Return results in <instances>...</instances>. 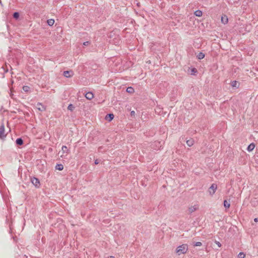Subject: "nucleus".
Wrapping results in <instances>:
<instances>
[{
    "label": "nucleus",
    "instance_id": "f257e3e1",
    "mask_svg": "<svg viewBox=\"0 0 258 258\" xmlns=\"http://www.w3.org/2000/svg\"><path fill=\"white\" fill-rule=\"evenodd\" d=\"M188 250V246L186 244H183L178 246L176 249V252L178 254L180 255L181 254H184L186 253Z\"/></svg>",
    "mask_w": 258,
    "mask_h": 258
},
{
    "label": "nucleus",
    "instance_id": "f03ea898",
    "mask_svg": "<svg viewBox=\"0 0 258 258\" xmlns=\"http://www.w3.org/2000/svg\"><path fill=\"white\" fill-rule=\"evenodd\" d=\"M6 137V134H5V125L2 123L0 125V139L4 140Z\"/></svg>",
    "mask_w": 258,
    "mask_h": 258
},
{
    "label": "nucleus",
    "instance_id": "7ed1b4c3",
    "mask_svg": "<svg viewBox=\"0 0 258 258\" xmlns=\"http://www.w3.org/2000/svg\"><path fill=\"white\" fill-rule=\"evenodd\" d=\"M31 181L32 183L37 188L39 187L40 186L39 180L35 177L31 178Z\"/></svg>",
    "mask_w": 258,
    "mask_h": 258
},
{
    "label": "nucleus",
    "instance_id": "20e7f679",
    "mask_svg": "<svg viewBox=\"0 0 258 258\" xmlns=\"http://www.w3.org/2000/svg\"><path fill=\"white\" fill-rule=\"evenodd\" d=\"M217 188V184L215 183H213L209 188V192L210 195L213 196L215 193Z\"/></svg>",
    "mask_w": 258,
    "mask_h": 258
},
{
    "label": "nucleus",
    "instance_id": "39448f33",
    "mask_svg": "<svg viewBox=\"0 0 258 258\" xmlns=\"http://www.w3.org/2000/svg\"><path fill=\"white\" fill-rule=\"evenodd\" d=\"M74 74V73L73 71L72 70L64 71L63 72V76L67 78H69L72 77L73 76Z\"/></svg>",
    "mask_w": 258,
    "mask_h": 258
},
{
    "label": "nucleus",
    "instance_id": "423d86ee",
    "mask_svg": "<svg viewBox=\"0 0 258 258\" xmlns=\"http://www.w3.org/2000/svg\"><path fill=\"white\" fill-rule=\"evenodd\" d=\"M153 148L155 150L160 149L162 146V143L159 141H156L152 144Z\"/></svg>",
    "mask_w": 258,
    "mask_h": 258
},
{
    "label": "nucleus",
    "instance_id": "0eeeda50",
    "mask_svg": "<svg viewBox=\"0 0 258 258\" xmlns=\"http://www.w3.org/2000/svg\"><path fill=\"white\" fill-rule=\"evenodd\" d=\"M199 209V206L198 205H195L193 206H191L188 208V212L189 214H191L194 212L196 211Z\"/></svg>",
    "mask_w": 258,
    "mask_h": 258
},
{
    "label": "nucleus",
    "instance_id": "6e6552de",
    "mask_svg": "<svg viewBox=\"0 0 258 258\" xmlns=\"http://www.w3.org/2000/svg\"><path fill=\"white\" fill-rule=\"evenodd\" d=\"M250 203L252 207H256L258 205V197L252 199Z\"/></svg>",
    "mask_w": 258,
    "mask_h": 258
},
{
    "label": "nucleus",
    "instance_id": "1a4fd4ad",
    "mask_svg": "<svg viewBox=\"0 0 258 258\" xmlns=\"http://www.w3.org/2000/svg\"><path fill=\"white\" fill-rule=\"evenodd\" d=\"M37 108L40 111H45L46 109V107L41 103H38L37 104Z\"/></svg>",
    "mask_w": 258,
    "mask_h": 258
},
{
    "label": "nucleus",
    "instance_id": "9d476101",
    "mask_svg": "<svg viewBox=\"0 0 258 258\" xmlns=\"http://www.w3.org/2000/svg\"><path fill=\"white\" fill-rule=\"evenodd\" d=\"M222 23L223 24H226L228 22V19L226 15H223L221 17V19Z\"/></svg>",
    "mask_w": 258,
    "mask_h": 258
},
{
    "label": "nucleus",
    "instance_id": "9b49d317",
    "mask_svg": "<svg viewBox=\"0 0 258 258\" xmlns=\"http://www.w3.org/2000/svg\"><path fill=\"white\" fill-rule=\"evenodd\" d=\"M230 84L233 88H238L239 87V83L235 80L232 81Z\"/></svg>",
    "mask_w": 258,
    "mask_h": 258
},
{
    "label": "nucleus",
    "instance_id": "f8f14e48",
    "mask_svg": "<svg viewBox=\"0 0 258 258\" xmlns=\"http://www.w3.org/2000/svg\"><path fill=\"white\" fill-rule=\"evenodd\" d=\"M16 144L18 146H22L24 144V141L22 138H17L16 140Z\"/></svg>",
    "mask_w": 258,
    "mask_h": 258
},
{
    "label": "nucleus",
    "instance_id": "ddd939ff",
    "mask_svg": "<svg viewBox=\"0 0 258 258\" xmlns=\"http://www.w3.org/2000/svg\"><path fill=\"white\" fill-rule=\"evenodd\" d=\"M86 98L88 100H91L94 97V94L91 92H89L86 93Z\"/></svg>",
    "mask_w": 258,
    "mask_h": 258
},
{
    "label": "nucleus",
    "instance_id": "4468645a",
    "mask_svg": "<svg viewBox=\"0 0 258 258\" xmlns=\"http://www.w3.org/2000/svg\"><path fill=\"white\" fill-rule=\"evenodd\" d=\"M114 118V115L112 113H108L106 115L105 119L109 121H111Z\"/></svg>",
    "mask_w": 258,
    "mask_h": 258
},
{
    "label": "nucleus",
    "instance_id": "2eb2a0df",
    "mask_svg": "<svg viewBox=\"0 0 258 258\" xmlns=\"http://www.w3.org/2000/svg\"><path fill=\"white\" fill-rule=\"evenodd\" d=\"M255 148V144L253 143H250L247 147L248 152H251Z\"/></svg>",
    "mask_w": 258,
    "mask_h": 258
},
{
    "label": "nucleus",
    "instance_id": "dca6fc26",
    "mask_svg": "<svg viewBox=\"0 0 258 258\" xmlns=\"http://www.w3.org/2000/svg\"><path fill=\"white\" fill-rule=\"evenodd\" d=\"M186 143L188 146L191 147L194 144V140L191 138L186 140Z\"/></svg>",
    "mask_w": 258,
    "mask_h": 258
},
{
    "label": "nucleus",
    "instance_id": "f3484780",
    "mask_svg": "<svg viewBox=\"0 0 258 258\" xmlns=\"http://www.w3.org/2000/svg\"><path fill=\"white\" fill-rule=\"evenodd\" d=\"M223 206L226 209L229 208L230 206V201H227L226 200H224L223 202Z\"/></svg>",
    "mask_w": 258,
    "mask_h": 258
},
{
    "label": "nucleus",
    "instance_id": "a211bd4d",
    "mask_svg": "<svg viewBox=\"0 0 258 258\" xmlns=\"http://www.w3.org/2000/svg\"><path fill=\"white\" fill-rule=\"evenodd\" d=\"M55 169L59 171H61L63 169V166L61 164H57L55 166Z\"/></svg>",
    "mask_w": 258,
    "mask_h": 258
},
{
    "label": "nucleus",
    "instance_id": "6ab92c4d",
    "mask_svg": "<svg viewBox=\"0 0 258 258\" xmlns=\"http://www.w3.org/2000/svg\"><path fill=\"white\" fill-rule=\"evenodd\" d=\"M205 56V55L204 53L200 52L198 54L197 57L199 59H202L204 58Z\"/></svg>",
    "mask_w": 258,
    "mask_h": 258
},
{
    "label": "nucleus",
    "instance_id": "aec40b11",
    "mask_svg": "<svg viewBox=\"0 0 258 258\" xmlns=\"http://www.w3.org/2000/svg\"><path fill=\"white\" fill-rule=\"evenodd\" d=\"M202 12L200 10H196L194 13L195 15L197 17L202 16Z\"/></svg>",
    "mask_w": 258,
    "mask_h": 258
},
{
    "label": "nucleus",
    "instance_id": "412c9836",
    "mask_svg": "<svg viewBox=\"0 0 258 258\" xmlns=\"http://www.w3.org/2000/svg\"><path fill=\"white\" fill-rule=\"evenodd\" d=\"M13 17L14 19L17 20L19 18L20 14L18 12H15L13 14Z\"/></svg>",
    "mask_w": 258,
    "mask_h": 258
},
{
    "label": "nucleus",
    "instance_id": "4be33fe9",
    "mask_svg": "<svg viewBox=\"0 0 258 258\" xmlns=\"http://www.w3.org/2000/svg\"><path fill=\"white\" fill-rule=\"evenodd\" d=\"M47 23L48 25L51 26L54 24V20L53 19H50L47 20Z\"/></svg>",
    "mask_w": 258,
    "mask_h": 258
},
{
    "label": "nucleus",
    "instance_id": "5701e85b",
    "mask_svg": "<svg viewBox=\"0 0 258 258\" xmlns=\"http://www.w3.org/2000/svg\"><path fill=\"white\" fill-rule=\"evenodd\" d=\"M126 91L129 93H132L134 92V89L132 87H128L126 88Z\"/></svg>",
    "mask_w": 258,
    "mask_h": 258
},
{
    "label": "nucleus",
    "instance_id": "b1692460",
    "mask_svg": "<svg viewBox=\"0 0 258 258\" xmlns=\"http://www.w3.org/2000/svg\"><path fill=\"white\" fill-rule=\"evenodd\" d=\"M75 109V106L72 104H70L68 106V109L73 111Z\"/></svg>",
    "mask_w": 258,
    "mask_h": 258
},
{
    "label": "nucleus",
    "instance_id": "393cba45",
    "mask_svg": "<svg viewBox=\"0 0 258 258\" xmlns=\"http://www.w3.org/2000/svg\"><path fill=\"white\" fill-rule=\"evenodd\" d=\"M197 70L196 68H193L191 69V75H195L197 73Z\"/></svg>",
    "mask_w": 258,
    "mask_h": 258
},
{
    "label": "nucleus",
    "instance_id": "a878e982",
    "mask_svg": "<svg viewBox=\"0 0 258 258\" xmlns=\"http://www.w3.org/2000/svg\"><path fill=\"white\" fill-rule=\"evenodd\" d=\"M245 256V254L242 252H239L238 254V258H244Z\"/></svg>",
    "mask_w": 258,
    "mask_h": 258
},
{
    "label": "nucleus",
    "instance_id": "bb28decb",
    "mask_svg": "<svg viewBox=\"0 0 258 258\" xmlns=\"http://www.w3.org/2000/svg\"><path fill=\"white\" fill-rule=\"evenodd\" d=\"M29 89H30L29 87H28L27 86H24L23 87V90H24V91H25L26 92H28L29 91Z\"/></svg>",
    "mask_w": 258,
    "mask_h": 258
},
{
    "label": "nucleus",
    "instance_id": "cd10ccee",
    "mask_svg": "<svg viewBox=\"0 0 258 258\" xmlns=\"http://www.w3.org/2000/svg\"><path fill=\"white\" fill-rule=\"evenodd\" d=\"M202 245V243L201 242H196L194 243V246H201Z\"/></svg>",
    "mask_w": 258,
    "mask_h": 258
},
{
    "label": "nucleus",
    "instance_id": "c85d7f7f",
    "mask_svg": "<svg viewBox=\"0 0 258 258\" xmlns=\"http://www.w3.org/2000/svg\"><path fill=\"white\" fill-rule=\"evenodd\" d=\"M155 112L157 113H158L159 114H161V108L160 107H156L155 109Z\"/></svg>",
    "mask_w": 258,
    "mask_h": 258
},
{
    "label": "nucleus",
    "instance_id": "c756f323",
    "mask_svg": "<svg viewBox=\"0 0 258 258\" xmlns=\"http://www.w3.org/2000/svg\"><path fill=\"white\" fill-rule=\"evenodd\" d=\"M61 150L63 153L66 152L67 151H68V149L67 146H63L62 147Z\"/></svg>",
    "mask_w": 258,
    "mask_h": 258
},
{
    "label": "nucleus",
    "instance_id": "7c9ffc66",
    "mask_svg": "<svg viewBox=\"0 0 258 258\" xmlns=\"http://www.w3.org/2000/svg\"><path fill=\"white\" fill-rule=\"evenodd\" d=\"M240 0H229L230 2L231 3H237L239 2Z\"/></svg>",
    "mask_w": 258,
    "mask_h": 258
},
{
    "label": "nucleus",
    "instance_id": "2f4dec72",
    "mask_svg": "<svg viewBox=\"0 0 258 258\" xmlns=\"http://www.w3.org/2000/svg\"><path fill=\"white\" fill-rule=\"evenodd\" d=\"M90 43V41H85L83 43V45L88 46Z\"/></svg>",
    "mask_w": 258,
    "mask_h": 258
},
{
    "label": "nucleus",
    "instance_id": "473e14b6",
    "mask_svg": "<svg viewBox=\"0 0 258 258\" xmlns=\"http://www.w3.org/2000/svg\"><path fill=\"white\" fill-rule=\"evenodd\" d=\"M216 243V244L218 245V246L219 247H220L221 246V244L220 243V242L218 241H215V242Z\"/></svg>",
    "mask_w": 258,
    "mask_h": 258
},
{
    "label": "nucleus",
    "instance_id": "72a5a7b5",
    "mask_svg": "<svg viewBox=\"0 0 258 258\" xmlns=\"http://www.w3.org/2000/svg\"><path fill=\"white\" fill-rule=\"evenodd\" d=\"M94 163L95 165H97L99 163V161L98 160V159H96L94 161Z\"/></svg>",
    "mask_w": 258,
    "mask_h": 258
},
{
    "label": "nucleus",
    "instance_id": "f704fd0d",
    "mask_svg": "<svg viewBox=\"0 0 258 258\" xmlns=\"http://www.w3.org/2000/svg\"><path fill=\"white\" fill-rule=\"evenodd\" d=\"M135 114H136V113H135V111H131V115L132 116H135Z\"/></svg>",
    "mask_w": 258,
    "mask_h": 258
},
{
    "label": "nucleus",
    "instance_id": "c9c22d12",
    "mask_svg": "<svg viewBox=\"0 0 258 258\" xmlns=\"http://www.w3.org/2000/svg\"><path fill=\"white\" fill-rule=\"evenodd\" d=\"M254 221L255 222H258V217L257 218H255L254 219Z\"/></svg>",
    "mask_w": 258,
    "mask_h": 258
},
{
    "label": "nucleus",
    "instance_id": "e433bc0d",
    "mask_svg": "<svg viewBox=\"0 0 258 258\" xmlns=\"http://www.w3.org/2000/svg\"><path fill=\"white\" fill-rule=\"evenodd\" d=\"M10 96L11 97V98H13V95H14L12 94V92H11V93L10 94Z\"/></svg>",
    "mask_w": 258,
    "mask_h": 258
},
{
    "label": "nucleus",
    "instance_id": "4c0bfd02",
    "mask_svg": "<svg viewBox=\"0 0 258 258\" xmlns=\"http://www.w3.org/2000/svg\"><path fill=\"white\" fill-rule=\"evenodd\" d=\"M239 32L241 33H242L243 34H244L245 33V32H243V31H241V30H239Z\"/></svg>",
    "mask_w": 258,
    "mask_h": 258
},
{
    "label": "nucleus",
    "instance_id": "58836bf2",
    "mask_svg": "<svg viewBox=\"0 0 258 258\" xmlns=\"http://www.w3.org/2000/svg\"><path fill=\"white\" fill-rule=\"evenodd\" d=\"M0 4L1 6H3L2 2L1 0H0Z\"/></svg>",
    "mask_w": 258,
    "mask_h": 258
},
{
    "label": "nucleus",
    "instance_id": "ea45409f",
    "mask_svg": "<svg viewBox=\"0 0 258 258\" xmlns=\"http://www.w3.org/2000/svg\"><path fill=\"white\" fill-rule=\"evenodd\" d=\"M108 258H115L114 256H109Z\"/></svg>",
    "mask_w": 258,
    "mask_h": 258
},
{
    "label": "nucleus",
    "instance_id": "a19ab883",
    "mask_svg": "<svg viewBox=\"0 0 258 258\" xmlns=\"http://www.w3.org/2000/svg\"><path fill=\"white\" fill-rule=\"evenodd\" d=\"M6 73L8 72V69L7 68V70L5 71Z\"/></svg>",
    "mask_w": 258,
    "mask_h": 258
},
{
    "label": "nucleus",
    "instance_id": "79ce46f5",
    "mask_svg": "<svg viewBox=\"0 0 258 258\" xmlns=\"http://www.w3.org/2000/svg\"><path fill=\"white\" fill-rule=\"evenodd\" d=\"M244 27V25H242V28H243ZM241 28H242V27H241Z\"/></svg>",
    "mask_w": 258,
    "mask_h": 258
},
{
    "label": "nucleus",
    "instance_id": "37998d69",
    "mask_svg": "<svg viewBox=\"0 0 258 258\" xmlns=\"http://www.w3.org/2000/svg\"><path fill=\"white\" fill-rule=\"evenodd\" d=\"M246 32H249V30H245Z\"/></svg>",
    "mask_w": 258,
    "mask_h": 258
},
{
    "label": "nucleus",
    "instance_id": "c03bdc74",
    "mask_svg": "<svg viewBox=\"0 0 258 258\" xmlns=\"http://www.w3.org/2000/svg\"><path fill=\"white\" fill-rule=\"evenodd\" d=\"M257 34H258V29H257Z\"/></svg>",
    "mask_w": 258,
    "mask_h": 258
},
{
    "label": "nucleus",
    "instance_id": "a18cd8bd",
    "mask_svg": "<svg viewBox=\"0 0 258 258\" xmlns=\"http://www.w3.org/2000/svg\"><path fill=\"white\" fill-rule=\"evenodd\" d=\"M257 38H258V37H257Z\"/></svg>",
    "mask_w": 258,
    "mask_h": 258
}]
</instances>
